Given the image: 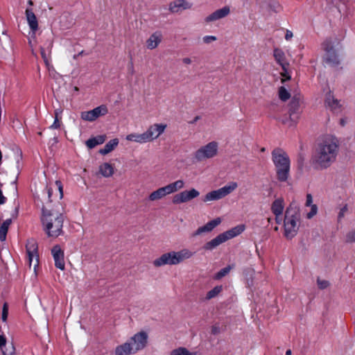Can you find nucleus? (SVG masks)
I'll list each match as a JSON object with an SVG mask.
<instances>
[{
	"label": "nucleus",
	"instance_id": "f257e3e1",
	"mask_svg": "<svg viewBox=\"0 0 355 355\" xmlns=\"http://www.w3.org/2000/svg\"><path fill=\"white\" fill-rule=\"evenodd\" d=\"M339 153V141L332 135H327L318 143L312 162L319 170L327 169L336 160Z\"/></svg>",
	"mask_w": 355,
	"mask_h": 355
},
{
	"label": "nucleus",
	"instance_id": "f03ea898",
	"mask_svg": "<svg viewBox=\"0 0 355 355\" xmlns=\"http://www.w3.org/2000/svg\"><path fill=\"white\" fill-rule=\"evenodd\" d=\"M64 217L62 213L52 209H42V223L48 236L56 238L62 234Z\"/></svg>",
	"mask_w": 355,
	"mask_h": 355
},
{
	"label": "nucleus",
	"instance_id": "7ed1b4c3",
	"mask_svg": "<svg viewBox=\"0 0 355 355\" xmlns=\"http://www.w3.org/2000/svg\"><path fill=\"white\" fill-rule=\"evenodd\" d=\"M148 343V334L140 331L131 336L126 342L117 345L114 349L115 355H132L144 349Z\"/></svg>",
	"mask_w": 355,
	"mask_h": 355
},
{
	"label": "nucleus",
	"instance_id": "20e7f679",
	"mask_svg": "<svg viewBox=\"0 0 355 355\" xmlns=\"http://www.w3.org/2000/svg\"><path fill=\"white\" fill-rule=\"evenodd\" d=\"M272 158L278 180L282 182L286 181L288 178L291 165L287 153L282 149H275L272 153Z\"/></svg>",
	"mask_w": 355,
	"mask_h": 355
},
{
	"label": "nucleus",
	"instance_id": "39448f33",
	"mask_svg": "<svg viewBox=\"0 0 355 355\" xmlns=\"http://www.w3.org/2000/svg\"><path fill=\"white\" fill-rule=\"evenodd\" d=\"M300 214L296 209H286L284 221V235L287 239H291L297 235L300 224Z\"/></svg>",
	"mask_w": 355,
	"mask_h": 355
},
{
	"label": "nucleus",
	"instance_id": "423d86ee",
	"mask_svg": "<svg viewBox=\"0 0 355 355\" xmlns=\"http://www.w3.org/2000/svg\"><path fill=\"white\" fill-rule=\"evenodd\" d=\"M184 186L185 182L183 180H177L151 192L148 196V200L151 202L160 200L166 196L182 189Z\"/></svg>",
	"mask_w": 355,
	"mask_h": 355
},
{
	"label": "nucleus",
	"instance_id": "0eeeda50",
	"mask_svg": "<svg viewBox=\"0 0 355 355\" xmlns=\"http://www.w3.org/2000/svg\"><path fill=\"white\" fill-rule=\"evenodd\" d=\"M245 230L243 225H237L223 233L218 234L216 237L206 243L204 248L206 250H212L220 244L241 234Z\"/></svg>",
	"mask_w": 355,
	"mask_h": 355
},
{
	"label": "nucleus",
	"instance_id": "6e6552de",
	"mask_svg": "<svg viewBox=\"0 0 355 355\" xmlns=\"http://www.w3.org/2000/svg\"><path fill=\"white\" fill-rule=\"evenodd\" d=\"M219 153V143L216 141H211L201 146L193 153V158L197 162H202L214 159Z\"/></svg>",
	"mask_w": 355,
	"mask_h": 355
},
{
	"label": "nucleus",
	"instance_id": "1a4fd4ad",
	"mask_svg": "<svg viewBox=\"0 0 355 355\" xmlns=\"http://www.w3.org/2000/svg\"><path fill=\"white\" fill-rule=\"evenodd\" d=\"M322 48L324 51L323 60L327 64L336 65L339 63L338 44L335 40H325L322 44Z\"/></svg>",
	"mask_w": 355,
	"mask_h": 355
},
{
	"label": "nucleus",
	"instance_id": "9d476101",
	"mask_svg": "<svg viewBox=\"0 0 355 355\" xmlns=\"http://www.w3.org/2000/svg\"><path fill=\"white\" fill-rule=\"evenodd\" d=\"M238 188V183L230 182L223 187L207 192L203 197L204 202L217 201L234 192Z\"/></svg>",
	"mask_w": 355,
	"mask_h": 355
},
{
	"label": "nucleus",
	"instance_id": "9b49d317",
	"mask_svg": "<svg viewBox=\"0 0 355 355\" xmlns=\"http://www.w3.org/2000/svg\"><path fill=\"white\" fill-rule=\"evenodd\" d=\"M200 196V191L195 188L183 190L173 196L172 202L175 205L189 202Z\"/></svg>",
	"mask_w": 355,
	"mask_h": 355
},
{
	"label": "nucleus",
	"instance_id": "f8f14e48",
	"mask_svg": "<svg viewBox=\"0 0 355 355\" xmlns=\"http://www.w3.org/2000/svg\"><path fill=\"white\" fill-rule=\"evenodd\" d=\"M167 124L165 123H154L150 125L146 131H144L147 142H152L157 140L165 132Z\"/></svg>",
	"mask_w": 355,
	"mask_h": 355
},
{
	"label": "nucleus",
	"instance_id": "ddd939ff",
	"mask_svg": "<svg viewBox=\"0 0 355 355\" xmlns=\"http://www.w3.org/2000/svg\"><path fill=\"white\" fill-rule=\"evenodd\" d=\"M108 113V109L106 105H101L89 111H84L80 113V118L85 121L92 122L98 117L106 115Z\"/></svg>",
	"mask_w": 355,
	"mask_h": 355
},
{
	"label": "nucleus",
	"instance_id": "4468645a",
	"mask_svg": "<svg viewBox=\"0 0 355 355\" xmlns=\"http://www.w3.org/2000/svg\"><path fill=\"white\" fill-rule=\"evenodd\" d=\"M44 197H46L49 202L52 201V197L55 196L59 199L63 197V188L60 181L57 180L53 184H51L46 187L44 191Z\"/></svg>",
	"mask_w": 355,
	"mask_h": 355
},
{
	"label": "nucleus",
	"instance_id": "2eb2a0df",
	"mask_svg": "<svg viewBox=\"0 0 355 355\" xmlns=\"http://www.w3.org/2000/svg\"><path fill=\"white\" fill-rule=\"evenodd\" d=\"M26 251L29 267H33L34 271H35L39 263V257L37 251V245L34 241H29L27 243Z\"/></svg>",
	"mask_w": 355,
	"mask_h": 355
},
{
	"label": "nucleus",
	"instance_id": "dca6fc26",
	"mask_svg": "<svg viewBox=\"0 0 355 355\" xmlns=\"http://www.w3.org/2000/svg\"><path fill=\"white\" fill-rule=\"evenodd\" d=\"M230 7L228 6H223L216 10L211 14L208 15L204 21L207 24L213 23L227 17L230 14Z\"/></svg>",
	"mask_w": 355,
	"mask_h": 355
},
{
	"label": "nucleus",
	"instance_id": "f3484780",
	"mask_svg": "<svg viewBox=\"0 0 355 355\" xmlns=\"http://www.w3.org/2000/svg\"><path fill=\"white\" fill-rule=\"evenodd\" d=\"M155 267L159 268L164 266H175L177 265L174 251H169L162 254L153 261Z\"/></svg>",
	"mask_w": 355,
	"mask_h": 355
},
{
	"label": "nucleus",
	"instance_id": "a211bd4d",
	"mask_svg": "<svg viewBox=\"0 0 355 355\" xmlns=\"http://www.w3.org/2000/svg\"><path fill=\"white\" fill-rule=\"evenodd\" d=\"M51 254L54 259L56 268L64 270L65 263L64 259V252L59 245H55L51 250Z\"/></svg>",
	"mask_w": 355,
	"mask_h": 355
},
{
	"label": "nucleus",
	"instance_id": "6ab92c4d",
	"mask_svg": "<svg viewBox=\"0 0 355 355\" xmlns=\"http://www.w3.org/2000/svg\"><path fill=\"white\" fill-rule=\"evenodd\" d=\"M26 18L31 31V38H35V33L38 30V21L31 8H26L25 11Z\"/></svg>",
	"mask_w": 355,
	"mask_h": 355
},
{
	"label": "nucleus",
	"instance_id": "aec40b11",
	"mask_svg": "<svg viewBox=\"0 0 355 355\" xmlns=\"http://www.w3.org/2000/svg\"><path fill=\"white\" fill-rule=\"evenodd\" d=\"M220 218L218 217L209 221L205 225L198 227L193 234V236H200L204 233L211 232L216 226L221 223Z\"/></svg>",
	"mask_w": 355,
	"mask_h": 355
},
{
	"label": "nucleus",
	"instance_id": "412c9836",
	"mask_svg": "<svg viewBox=\"0 0 355 355\" xmlns=\"http://www.w3.org/2000/svg\"><path fill=\"white\" fill-rule=\"evenodd\" d=\"M220 218L218 217L209 221L205 225L198 227L193 234V236H200L204 233L211 232L216 226L221 223Z\"/></svg>",
	"mask_w": 355,
	"mask_h": 355
},
{
	"label": "nucleus",
	"instance_id": "4be33fe9",
	"mask_svg": "<svg viewBox=\"0 0 355 355\" xmlns=\"http://www.w3.org/2000/svg\"><path fill=\"white\" fill-rule=\"evenodd\" d=\"M220 218L218 217L209 221L205 225L198 227L193 234V236H200L204 233L211 232L216 226L221 223Z\"/></svg>",
	"mask_w": 355,
	"mask_h": 355
},
{
	"label": "nucleus",
	"instance_id": "5701e85b",
	"mask_svg": "<svg viewBox=\"0 0 355 355\" xmlns=\"http://www.w3.org/2000/svg\"><path fill=\"white\" fill-rule=\"evenodd\" d=\"M220 218L218 217L209 221L205 225L198 227L193 234V236H200L204 233L211 232L216 226L221 223Z\"/></svg>",
	"mask_w": 355,
	"mask_h": 355
},
{
	"label": "nucleus",
	"instance_id": "b1692460",
	"mask_svg": "<svg viewBox=\"0 0 355 355\" xmlns=\"http://www.w3.org/2000/svg\"><path fill=\"white\" fill-rule=\"evenodd\" d=\"M192 4L186 0H175L169 4L171 12L176 13L184 10L190 9Z\"/></svg>",
	"mask_w": 355,
	"mask_h": 355
},
{
	"label": "nucleus",
	"instance_id": "393cba45",
	"mask_svg": "<svg viewBox=\"0 0 355 355\" xmlns=\"http://www.w3.org/2000/svg\"><path fill=\"white\" fill-rule=\"evenodd\" d=\"M274 57L275 58V60L282 67L284 72L282 73V75L283 76H285L286 79H290L291 77L289 76H286V73L287 67H288V63L286 61L285 54L284 51L279 49H275Z\"/></svg>",
	"mask_w": 355,
	"mask_h": 355
},
{
	"label": "nucleus",
	"instance_id": "a878e982",
	"mask_svg": "<svg viewBox=\"0 0 355 355\" xmlns=\"http://www.w3.org/2000/svg\"><path fill=\"white\" fill-rule=\"evenodd\" d=\"M284 209V200L283 198H277L272 204L271 210L275 215V220L277 223H280V216Z\"/></svg>",
	"mask_w": 355,
	"mask_h": 355
},
{
	"label": "nucleus",
	"instance_id": "bb28decb",
	"mask_svg": "<svg viewBox=\"0 0 355 355\" xmlns=\"http://www.w3.org/2000/svg\"><path fill=\"white\" fill-rule=\"evenodd\" d=\"M162 40V35L161 33H159V32L153 33L146 40V48L149 50H153V49H156L161 43Z\"/></svg>",
	"mask_w": 355,
	"mask_h": 355
},
{
	"label": "nucleus",
	"instance_id": "cd10ccee",
	"mask_svg": "<svg viewBox=\"0 0 355 355\" xmlns=\"http://www.w3.org/2000/svg\"><path fill=\"white\" fill-rule=\"evenodd\" d=\"M177 265L182 263L184 261L193 257L194 252L188 248H182L179 251H174Z\"/></svg>",
	"mask_w": 355,
	"mask_h": 355
},
{
	"label": "nucleus",
	"instance_id": "c85d7f7f",
	"mask_svg": "<svg viewBox=\"0 0 355 355\" xmlns=\"http://www.w3.org/2000/svg\"><path fill=\"white\" fill-rule=\"evenodd\" d=\"M6 338L4 335H0V349L3 355H15V347L12 343L6 346Z\"/></svg>",
	"mask_w": 355,
	"mask_h": 355
},
{
	"label": "nucleus",
	"instance_id": "c756f323",
	"mask_svg": "<svg viewBox=\"0 0 355 355\" xmlns=\"http://www.w3.org/2000/svg\"><path fill=\"white\" fill-rule=\"evenodd\" d=\"M125 139L127 141L137 143V144H139L148 143L147 140H146L145 132H144L142 133L135 132H130L125 136Z\"/></svg>",
	"mask_w": 355,
	"mask_h": 355
},
{
	"label": "nucleus",
	"instance_id": "7c9ffc66",
	"mask_svg": "<svg viewBox=\"0 0 355 355\" xmlns=\"http://www.w3.org/2000/svg\"><path fill=\"white\" fill-rule=\"evenodd\" d=\"M98 173L104 178H110L114 174L115 168L113 164L103 162L98 166Z\"/></svg>",
	"mask_w": 355,
	"mask_h": 355
},
{
	"label": "nucleus",
	"instance_id": "2f4dec72",
	"mask_svg": "<svg viewBox=\"0 0 355 355\" xmlns=\"http://www.w3.org/2000/svg\"><path fill=\"white\" fill-rule=\"evenodd\" d=\"M119 144V139L115 138L109 141L103 148L99 150L101 155H107L112 152Z\"/></svg>",
	"mask_w": 355,
	"mask_h": 355
},
{
	"label": "nucleus",
	"instance_id": "473e14b6",
	"mask_svg": "<svg viewBox=\"0 0 355 355\" xmlns=\"http://www.w3.org/2000/svg\"><path fill=\"white\" fill-rule=\"evenodd\" d=\"M325 103L329 107L334 110L339 107V102L336 99H335L331 92L329 90H327L326 92Z\"/></svg>",
	"mask_w": 355,
	"mask_h": 355
},
{
	"label": "nucleus",
	"instance_id": "72a5a7b5",
	"mask_svg": "<svg viewBox=\"0 0 355 355\" xmlns=\"http://www.w3.org/2000/svg\"><path fill=\"white\" fill-rule=\"evenodd\" d=\"M105 140V137L103 135H99L96 137L91 138L86 141V146L89 148H93L95 146L102 144Z\"/></svg>",
	"mask_w": 355,
	"mask_h": 355
},
{
	"label": "nucleus",
	"instance_id": "f704fd0d",
	"mask_svg": "<svg viewBox=\"0 0 355 355\" xmlns=\"http://www.w3.org/2000/svg\"><path fill=\"white\" fill-rule=\"evenodd\" d=\"M11 219L6 220L0 227V240L3 241L6 239L8 227L11 224Z\"/></svg>",
	"mask_w": 355,
	"mask_h": 355
},
{
	"label": "nucleus",
	"instance_id": "c9c22d12",
	"mask_svg": "<svg viewBox=\"0 0 355 355\" xmlns=\"http://www.w3.org/2000/svg\"><path fill=\"white\" fill-rule=\"evenodd\" d=\"M170 355H197L196 352H191L186 347H180L173 349Z\"/></svg>",
	"mask_w": 355,
	"mask_h": 355
},
{
	"label": "nucleus",
	"instance_id": "e433bc0d",
	"mask_svg": "<svg viewBox=\"0 0 355 355\" xmlns=\"http://www.w3.org/2000/svg\"><path fill=\"white\" fill-rule=\"evenodd\" d=\"M278 96L279 98L283 101H286L291 97V94L288 90L284 86H282L279 88Z\"/></svg>",
	"mask_w": 355,
	"mask_h": 355
},
{
	"label": "nucleus",
	"instance_id": "4c0bfd02",
	"mask_svg": "<svg viewBox=\"0 0 355 355\" xmlns=\"http://www.w3.org/2000/svg\"><path fill=\"white\" fill-rule=\"evenodd\" d=\"M222 289H223L222 286H215L213 289H211L209 292H207V293L206 295V299L211 300V299L216 297L222 291Z\"/></svg>",
	"mask_w": 355,
	"mask_h": 355
},
{
	"label": "nucleus",
	"instance_id": "58836bf2",
	"mask_svg": "<svg viewBox=\"0 0 355 355\" xmlns=\"http://www.w3.org/2000/svg\"><path fill=\"white\" fill-rule=\"evenodd\" d=\"M232 268V266H228L221 269L220 271H218L216 274L215 279H220L222 277H225L230 272V271L231 270Z\"/></svg>",
	"mask_w": 355,
	"mask_h": 355
},
{
	"label": "nucleus",
	"instance_id": "ea45409f",
	"mask_svg": "<svg viewBox=\"0 0 355 355\" xmlns=\"http://www.w3.org/2000/svg\"><path fill=\"white\" fill-rule=\"evenodd\" d=\"M309 211L306 214L307 218H311L314 216H315L318 213V207L316 205H312L311 207H309Z\"/></svg>",
	"mask_w": 355,
	"mask_h": 355
},
{
	"label": "nucleus",
	"instance_id": "a19ab883",
	"mask_svg": "<svg viewBox=\"0 0 355 355\" xmlns=\"http://www.w3.org/2000/svg\"><path fill=\"white\" fill-rule=\"evenodd\" d=\"M345 240H346V242L349 243H355V230L352 232H349L346 235Z\"/></svg>",
	"mask_w": 355,
	"mask_h": 355
},
{
	"label": "nucleus",
	"instance_id": "79ce46f5",
	"mask_svg": "<svg viewBox=\"0 0 355 355\" xmlns=\"http://www.w3.org/2000/svg\"><path fill=\"white\" fill-rule=\"evenodd\" d=\"M317 284H318V286L320 289H324V288H327L329 286V282L327 280L318 279Z\"/></svg>",
	"mask_w": 355,
	"mask_h": 355
},
{
	"label": "nucleus",
	"instance_id": "37998d69",
	"mask_svg": "<svg viewBox=\"0 0 355 355\" xmlns=\"http://www.w3.org/2000/svg\"><path fill=\"white\" fill-rule=\"evenodd\" d=\"M8 315V304L6 303H5L3 306L2 315H1V318L3 322H6L7 320Z\"/></svg>",
	"mask_w": 355,
	"mask_h": 355
},
{
	"label": "nucleus",
	"instance_id": "c03bdc74",
	"mask_svg": "<svg viewBox=\"0 0 355 355\" xmlns=\"http://www.w3.org/2000/svg\"><path fill=\"white\" fill-rule=\"evenodd\" d=\"M217 40V37L214 35H205L202 37V41L205 44H210Z\"/></svg>",
	"mask_w": 355,
	"mask_h": 355
},
{
	"label": "nucleus",
	"instance_id": "a18cd8bd",
	"mask_svg": "<svg viewBox=\"0 0 355 355\" xmlns=\"http://www.w3.org/2000/svg\"><path fill=\"white\" fill-rule=\"evenodd\" d=\"M314 205L315 204L313 203V200L312 195L310 194V193L306 194L305 206L306 207H311V206Z\"/></svg>",
	"mask_w": 355,
	"mask_h": 355
},
{
	"label": "nucleus",
	"instance_id": "49530a36",
	"mask_svg": "<svg viewBox=\"0 0 355 355\" xmlns=\"http://www.w3.org/2000/svg\"><path fill=\"white\" fill-rule=\"evenodd\" d=\"M60 121L58 119V113L55 112V118L54 122L51 125L50 128H52V129H58V128H60Z\"/></svg>",
	"mask_w": 355,
	"mask_h": 355
},
{
	"label": "nucleus",
	"instance_id": "de8ad7c7",
	"mask_svg": "<svg viewBox=\"0 0 355 355\" xmlns=\"http://www.w3.org/2000/svg\"><path fill=\"white\" fill-rule=\"evenodd\" d=\"M293 37V32L289 30H286V35H285V39L286 40H290Z\"/></svg>",
	"mask_w": 355,
	"mask_h": 355
},
{
	"label": "nucleus",
	"instance_id": "09e8293b",
	"mask_svg": "<svg viewBox=\"0 0 355 355\" xmlns=\"http://www.w3.org/2000/svg\"><path fill=\"white\" fill-rule=\"evenodd\" d=\"M182 62L185 65H189L192 63V60L189 57H186L182 60Z\"/></svg>",
	"mask_w": 355,
	"mask_h": 355
},
{
	"label": "nucleus",
	"instance_id": "8fccbe9b",
	"mask_svg": "<svg viewBox=\"0 0 355 355\" xmlns=\"http://www.w3.org/2000/svg\"><path fill=\"white\" fill-rule=\"evenodd\" d=\"M347 211V205H345L340 211L339 217L341 218L344 216L345 213Z\"/></svg>",
	"mask_w": 355,
	"mask_h": 355
},
{
	"label": "nucleus",
	"instance_id": "3c124183",
	"mask_svg": "<svg viewBox=\"0 0 355 355\" xmlns=\"http://www.w3.org/2000/svg\"><path fill=\"white\" fill-rule=\"evenodd\" d=\"M6 40L8 44V47H11V44H12L11 40L8 37H6Z\"/></svg>",
	"mask_w": 355,
	"mask_h": 355
},
{
	"label": "nucleus",
	"instance_id": "603ef678",
	"mask_svg": "<svg viewBox=\"0 0 355 355\" xmlns=\"http://www.w3.org/2000/svg\"><path fill=\"white\" fill-rule=\"evenodd\" d=\"M286 355H291V349H288L286 352Z\"/></svg>",
	"mask_w": 355,
	"mask_h": 355
},
{
	"label": "nucleus",
	"instance_id": "864d4df0",
	"mask_svg": "<svg viewBox=\"0 0 355 355\" xmlns=\"http://www.w3.org/2000/svg\"><path fill=\"white\" fill-rule=\"evenodd\" d=\"M28 3L30 6L33 5V1L31 0H29Z\"/></svg>",
	"mask_w": 355,
	"mask_h": 355
},
{
	"label": "nucleus",
	"instance_id": "5fc2aeb1",
	"mask_svg": "<svg viewBox=\"0 0 355 355\" xmlns=\"http://www.w3.org/2000/svg\"><path fill=\"white\" fill-rule=\"evenodd\" d=\"M29 44L31 46H33V42H32V40L31 39L29 40Z\"/></svg>",
	"mask_w": 355,
	"mask_h": 355
},
{
	"label": "nucleus",
	"instance_id": "6e6d98bb",
	"mask_svg": "<svg viewBox=\"0 0 355 355\" xmlns=\"http://www.w3.org/2000/svg\"><path fill=\"white\" fill-rule=\"evenodd\" d=\"M74 89H75L76 91H78V88L77 87H75Z\"/></svg>",
	"mask_w": 355,
	"mask_h": 355
}]
</instances>
